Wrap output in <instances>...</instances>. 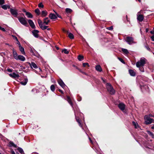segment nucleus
Listing matches in <instances>:
<instances>
[{
  "instance_id": "nucleus-53",
  "label": "nucleus",
  "mask_w": 154,
  "mask_h": 154,
  "mask_svg": "<svg viewBox=\"0 0 154 154\" xmlns=\"http://www.w3.org/2000/svg\"><path fill=\"white\" fill-rule=\"evenodd\" d=\"M11 152L12 154H16L15 152L13 149L11 150Z\"/></svg>"
},
{
  "instance_id": "nucleus-24",
  "label": "nucleus",
  "mask_w": 154,
  "mask_h": 154,
  "mask_svg": "<svg viewBox=\"0 0 154 154\" xmlns=\"http://www.w3.org/2000/svg\"><path fill=\"white\" fill-rule=\"evenodd\" d=\"M8 146L10 147H14L15 148L17 147V146L11 141H10L9 142Z\"/></svg>"
},
{
  "instance_id": "nucleus-21",
  "label": "nucleus",
  "mask_w": 154,
  "mask_h": 154,
  "mask_svg": "<svg viewBox=\"0 0 154 154\" xmlns=\"http://www.w3.org/2000/svg\"><path fill=\"white\" fill-rule=\"evenodd\" d=\"M13 54L14 58L16 59L18 55L15 50L14 49H13Z\"/></svg>"
},
{
  "instance_id": "nucleus-14",
  "label": "nucleus",
  "mask_w": 154,
  "mask_h": 154,
  "mask_svg": "<svg viewBox=\"0 0 154 154\" xmlns=\"http://www.w3.org/2000/svg\"><path fill=\"white\" fill-rule=\"evenodd\" d=\"M49 17L51 19H55L57 18V17L54 14L51 13L49 15Z\"/></svg>"
},
{
  "instance_id": "nucleus-1",
  "label": "nucleus",
  "mask_w": 154,
  "mask_h": 154,
  "mask_svg": "<svg viewBox=\"0 0 154 154\" xmlns=\"http://www.w3.org/2000/svg\"><path fill=\"white\" fill-rule=\"evenodd\" d=\"M106 86L107 91L110 94L112 95L115 94V91L110 83H107Z\"/></svg>"
},
{
  "instance_id": "nucleus-61",
  "label": "nucleus",
  "mask_w": 154,
  "mask_h": 154,
  "mask_svg": "<svg viewBox=\"0 0 154 154\" xmlns=\"http://www.w3.org/2000/svg\"><path fill=\"white\" fill-rule=\"evenodd\" d=\"M150 33L152 34H154V30H153L152 31H151Z\"/></svg>"
},
{
  "instance_id": "nucleus-33",
  "label": "nucleus",
  "mask_w": 154,
  "mask_h": 154,
  "mask_svg": "<svg viewBox=\"0 0 154 154\" xmlns=\"http://www.w3.org/2000/svg\"><path fill=\"white\" fill-rule=\"evenodd\" d=\"M62 52H64L65 54H68L69 53V51L66 49H64L62 51Z\"/></svg>"
},
{
  "instance_id": "nucleus-49",
  "label": "nucleus",
  "mask_w": 154,
  "mask_h": 154,
  "mask_svg": "<svg viewBox=\"0 0 154 154\" xmlns=\"http://www.w3.org/2000/svg\"><path fill=\"white\" fill-rule=\"evenodd\" d=\"M148 116H149L150 118V117H154V114L152 115V114H149L148 115Z\"/></svg>"
},
{
  "instance_id": "nucleus-36",
  "label": "nucleus",
  "mask_w": 154,
  "mask_h": 154,
  "mask_svg": "<svg viewBox=\"0 0 154 154\" xmlns=\"http://www.w3.org/2000/svg\"><path fill=\"white\" fill-rule=\"evenodd\" d=\"M18 150L19 152L21 154H23L24 153L23 149L19 147L18 148Z\"/></svg>"
},
{
  "instance_id": "nucleus-25",
  "label": "nucleus",
  "mask_w": 154,
  "mask_h": 154,
  "mask_svg": "<svg viewBox=\"0 0 154 154\" xmlns=\"http://www.w3.org/2000/svg\"><path fill=\"white\" fill-rule=\"evenodd\" d=\"M26 15L27 17L29 18H32L33 17V16L31 13L29 12H26Z\"/></svg>"
},
{
  "instance_id": "nucleus-51",
  "label": "nucleus",
  "mask_w": 154,
  "mask_h": 154,
  "mask_svg": "<svg viewBox=\"0 0 154 154\" xmlns=\"http://www.w3.org/2000/svg\"><path fill=\"white\" fill-rule=\"evenodd\" d=\"M78 123L79 124V125L81 127H82V125L81 123V121H80L79 122H78Z\"/></svg>"
},
{
  "instance_id": "nucleus-17",
  "label": "nucleus",
  "mask_w": 154,
  "mask_h": 154,
  "mask_svg": "<svg viewBox=\"0 0 154 154\" xmlns=\"http://www.w3.org/2000/svg\"><path fill=\"white\" fill-rule=\"evenodd\" d=\"M50 22V20L49 19L48 17H46L44 19L43 23L45 25H47Z\"/></svg>"
},
{
  "instance_id": "nucleus-16",
  "label": "nucleus",
  "mask_w": 154,
  "mask_h": 154,
  "mask_svg": "<svg viewBox=\"0 0 154 154\" xmlns=\"http://www.w3.org/2000/svg\"><path fill=\"white\" fill-rule=\"evenodd\" d=\"M29 63L32 68V67L34 68L35 69L38 68L37 66L34 63L32 62L31 63Z\"/></svg>"
},
{
  "instance_id": "nucleus-41",
  "label": "nucleus",
  "mask_w": 154,
  "mask_h": 154,
  "mask_svg": "<svg viewBox=\"0 0 154 154\" xmlns=\"http://www.w3.org/2000/svg\"><path fill=\"white\" fill-rule=\"evenodd\" d=\"M2 8L4 10H6L7 9V6L6 5H4L2 6Z\"/></svg>"
},
{
  "instance_id": "nucleus-3",
  "label": "nucleus",
  "mask_w": 154,
  "mask_h": 154,
  "mask_svg": "<svg viewBox=\"0 0 154 154\" xmlns=\"http://www.w3.org/2000/svg\"><path fill=\"white\" fill-rule=\"evenodd\" d=\"M145 123L146 125L154 123V120L151 119L148 115H145L144 117Z\"/></svg>"
},
{
  "instance_id": "nucleus-56",
  "label": "nucleus",
  "mask_w": 154,
  "mask_h": 154,
  "mask_svg": "<svg viewBox=\"0 0 154 154\" xmlns=\"http://www.w3.org/2000/svg\"><path fill=\"white\" fill-rule=\"evenodd\" d=\"M56 14L57 17H58L59 18H61V16H59L57 13H56Z\"/></svg>"
},
{
  "instance_id": "nucleus-32",
  "label": "nucleus",
  "mask_w": 154,
  "mask_h": 154,
  "mask_svg": "<svg viewBox=\"0 0 154 154\" xmlns=\"http://www.w3.org/2000/svg\"><path fill=\"white\" fill-rule=\"evenodd\" d=\"M50 88L52 91H54L55 90V87L54 85H51L50 87Z\"/></svg>"
},
{
  "instance_id": "nucleus-13",
  "label": "nucleus",
  "mask_w": 154,
  "mask_h": 154,
  "mask_svg": "<svg viewBox=\"0 0 154 154\" xmlns=\"http://www.w3.org/2000/svg\"><path fill=\"white\" fill-rule=\"evenodd\" d=\"M39 32V31L38 30H34L32 31V33L33 35L36 38H38V33Z\"/></svg>"
},
{
  "instance_id": "nucleus-60",
  "label": "nucleus",
  "mask_w": 154,
  "mask_h": 154,
  "mask_svg": "<svg viewBox=\"0 0 154 154\" xmlns=\"http://www.w3.org/2000/svg\"><path fill=\"white\" fill-rule=\"evenodd\" d=\"M23 12H25V13H26V12H27V11H26V10H25V9H23Z\"/></svg>"
},
{
  "instance_id": "nucleus-48",
  "label": "nucleus",
  "mask_w": 154,
  "mask_h": 154,
  "mask_svg": "<svg viewBox=\"0 0 154 154\" xmlns=\"http://www.w3.org/2000/svg\"><path fill=\"white\" fill-rule=\"evenodd\" d=\"M107 29L109 30H112L113 29V27L112 26H111L108 27Z\"/></svg>"
},
{
  "instance_id": "nucleus-23",
  "label": "nucleus",
  "mask_w": 154,
  "mask_h": 154,
  "mask_svg": "<svg viewBox=\"0 0 154 154\" xmlns=\"http://www.w3.org/2000/svg\"><path fill=\"white\" fill-rule=\"evenodd\" d=\"M97 71L100 72H101L102 70V68L100 65H97L95 67Z\"/></svg>"
},
{
  "instance_id": "nucleus-63",
  "label": "nucleus",
  "mask_w": 154,
  "mask_h": 154,
  "mask_svg": "<svg viewBox=\"0 0 154 154\" xmlns=\"http://www.w3.org/2000/svg\"><path fill=\"white\" fill-rule=\"evenodd\" d=\"M63 31L64 32H66V31L65 29H62Z\"/></svg>"
},
{
  "instance_id": "nucleus-6",
  "label": "nucleus",
  "mask_w": 154,
  "mask_h": 154,
  "mask_svg": "<svg viewBox=\"0 0 154 154\" xmlns=\"http://www.w3.org/2000/svg\"><path fill=\"white\" fill-rule=\"evenodd\" d=\"M10 11L12 15L14 17H17L18 15L17 10L15 9L10 8Z\"/></svg>"
},
{
  "instance_id": "nucleus-43",
  "label": "nucleus",
  "mask_w": 154,
  "mask_h": 154,
  "mask_svg": "<svg viewBox=\"0 0 154 154\" xmlns=\"http://www.w3.org/2000/svg\"><path fill=\"white\" fill-rule=\"evenodd\" d=\"M118 58L119 60L121 62H122V63H125L124 61V60L122 58L118 57Z\"/></svg>"
},
{
  "instance_id": "nucleus-52",
  "label": "nucleus",
  "mask_w": 154,
  "mask_h": 154,
  "mask_svg": "<svg viewBox=\"0 0 154 154\" xmlns=\"http://www.w3.org/2000/svg\"><path fill=\"white\" fill-rule=\"evenodd\" d=\"M152 40L153 41H154V35H153L151 37Z\"/></svg>"
},
{
  "instance_id": "nucleus-22",
  "label": "nucleus",
  "mask_w": 154,
  "mask_h": 154,
  "mask_svg": "<svg viewBox=\"0 0 154 154\" xmlns=\"http://www.w3.org/2000/svg\"><path fill=\"white\" fill-rule=\"evenodd\" d=\"M19 48L20 51H21V53L23 55H25V53L24 51V48L21 45L19 46Z\"/></svg>"
},
{
  "instance_id": "nucleus-59",
  "label": "nucleus",
  "mask_w": 154,
  "mask_h": 154,
  "mask_svg": "<svg viewBox=\"0 0 154 154\" xmlns=\"http://www.w3.org/2000/svg\"><path fill=\"white\" fill-rule=\"evenodd\" d=\"M17 41V44L19 46H20V45H21L20 44L19 41H18V40Z\"/></svg>"
},
{
  "instance_id": "nucleus-54",
  "label": "nucleus",
  "mask_w": 154,
  "mask_h": 154,
  "mask_svg": "<svg viewBox=\"0 0 154 154\" xmlns=\"http://www.w3.org/2000/svg\"><path fill=\"white\" fill-rule=\"evenodd\" d=\"M101 79L102 80V81H103V82L104 83H106V81L105 80L103 79V78H101Z\"/></svg>"
},
{
  "instance_id": "nucleus-18",
  "label": "nucleus",
  "mask_w": 154,
  "mask_h": 154,
  "mask_svg": "<svg viewBox=\"0 0 154 154\" xmlns=\"http://www.w3.org/2000/svg\"><path fill=\"white\" fill-rule=\"evenodd\" d=\"M140 88L143 91L144 90V89H147L148 88V86L147 85H142L140 84Z\"/></svg>"
},
{
  "instance_id": "nucleus-50",
  "label": "nucleus",
  "mask_w": 154,
  "mask_h": 154,
  "mask_svg": "<svg viewBox=\"0 0 154 154\" xmlns=\"http://www.w3.org/2000/svg\"><path fill=\"white\" fill-rule=\"evenodd\" d=\"M7 71L9 72H12V69H7Z\"/></svg>"
},
{
  "instance_id": "nucleus-27",
  "label": "nucleus",
  "mask_w": 154,
  "mask_h": 154,
  "mask_svg": "<svg viewBox=\"0 0 154 154\" xmlns=\"http://www.w3.org/2000/svg\"><path fill=\"white\" fill-rule=\"evenodd\" d=\"M147 132L148 134L150 135L152 138L154 139V135L152 133L149 131H147Z\"/></svg>"
},
{
  "instance_id": "nucleus-26",
  "label": "nucleus",
  "mask_w": 154,
  "mask_h": 154,
  "mask_svg": "<svg viewBox=\"0 0 154 154\" xmlns=\"http://www.w3.org/2000/svg\"><path fill=\"white\" fill-rule=\"evenodd\" d=\"M42 15L43 17H45L47 15V12L46 11H43L42 12Z\"/></svg>"
},
{
  "instance_id": "nucleus-38",
  "label": "nucleus",
  "mask_w": 154,
  "mask_h": 154,
  "mask_svg": "<svg viewBox=\"0 0 154 154\" xmlns=\"http://www.w3.org/2000/svg\"><path fill=\"white\" fill-rule=\"evenodd\" d=\"M67 101L71 105V106H72V108H73V109L74 110L73 107V104H72V103L71 101V100H67Z\"/></svg>"
},
{
  "instance_id": "nucleus-42",
  "label": "nucleus",
  "mask_w": 154,
  "mask_h": 154,
  "mask_svg": "<svg viewBox=\"0 0 154 154\" xmlns=\"http://www.w3.org/2000/svg\"><path fill=\"white\" fill-rule=\"evenodd\" d=\"M73 66L75 67L76 69L78 70L80 72H82L81 70L80 69H79V68L77 66H75V65H73Z\"/></svg>"
},
{
  "instance_id": "nucleus-57",
  "label": "nucleus",
  "mask_w": 154,
  "mask_h": 154,
  "mask_svg": "<svg viewBox=\"0 0 154 154\" xmlns=\"http://www.w3.org/2000/svg\"><path fill=\"white\" fill-rule=\"evenodd\" d=\"M59 91L62 94H63V92L62 90L60 89H59Z\"/></svg>"
},
{
  "instance_id": "nucleus-46",
  "label": "nucleus",
  "mask_w": 154,
  "mask_h": 154,
  "mask_svg": "<svg viewBox=\"0 0 154 154\" xmlns=\"http://www.w3.org/2000/svg\"><path fill=\"white\" fill-rule=\"evenodd\" d=\"M145 47L146 48V49L148 51H150L151 49L148 46H145Z\"/></svg>"
},
{
  "instance_id": "nucleus-31",
  "label": "nucleus",
  "mask_w": 154,
  "mask_h": 154,
  "mask_svg": "<svg viewBox=\"0 0 154 154\" xmlns=\"http://www.w3.org/2000/svg\"><path fill=\"white\" fill-rule=\"evenodd\" d=\"M137 67L139 68V69L141 72H144V69L143 67V66H140V67Z\"/></svg>"
},
{
  "instance_id": "nucleus-29",
  "label": "nucleus",
  "mask_w": 154,
  "mask_h": 154,
  "mask_svg": "<svg viewBox=\"0 0 154 154\" xmlns=\"http://www.w3.org/2000/svg\"><path fill=\"white\" fill-rule=\"evenodd\" d=\"M133 125L134 126L135 128H137L138 127V125L137 122H136L134 121L132 122Z\"/></svg>"
},
{
  "instance_id": "nucleus-30",
  "label": "nucleus",
  "mask_w": 154,
  "mask_h": 154,
  "mask_svg": "<svg viewBox=\"0 0 154 154\" xmlns=\"http://www.w3.org/2000/svg\"><path fill=\"white\" fill-rule=\"evenodd\" d=\"M68 37L69 38L71 39H73L74 38V35L72 34L71 33H69L68 34Z\"/></svg>"
},
{
  "instance_id": "nucleus-37",
  "label": "nucleus",
  "mask_w": 154,
  "mask_h": 154,
  "mask_svg": "<svg viewBox=\"0 0 154 154\" xmlns=\"http://www.w3.org/2000/svg\"><path fill=\"white\" fill-rule=\"evenodd\" d=\"M35 12L37 15L40 14V10L38 8H37L35 10Z\"/></svg>"
},
{
  "instance_id": "nucleus-55",
  "label": "nucleus",
  "mask_w": 154,
  "mask_h": 154,
  "mask_svg": "<svg viewBox=\"0 0 154 154\" xmlns=\"http://www.w3.org/2000/svg\"><path fill=\"white\" fill-rule=\"evenodd\" d=\"M13 37L14 38V39L16 40V41H18V39L16 36H13Z\"/></svg>"
},
{
  "instance_id": "nucleus-9",
  "label": "nucleus",
  "mask_w": 154,
  "mask_h": 154,
  "mask_svg": "<svg viewBox=\"0 0 154 154\" xmlns=\"http://www.w3.org/2000/svg\"><path fill=\"white\" fill-rule=\"evenodd\" d=\"M28 22L32 28V29H35V26L33 22V21L31 20H28Z\"/></svg>"
},
{
  "instance_id": "nucleus-5",
  "label": "nucleus",
  "mask_w": 154,
  "mask_h": 154,
  "mask_svg": "<svg viewBox=\"0 0 154 154\" xmlns=\"http://www.w3.org/2000/svg\"><path fill=\"white\" fill-rule=\"evenodd\" d=\"M125 41L129 45L136 43L134 41L133 38L131 36H127L125 38Z\"/></svg>"
},
{
  "instance_id": "nucleus-47",
  "label": "nucleus",
  "mask_w": 154,
  "mask_h": 154,
  "mask_svg": "<svg viewBox=\"0 0 154 154\" xmlns=\"http://www.w3.org/2000/svg\"><path fill=\"white\" fill-rule=\"evenodd\" d=\"M30 53H32V55H34V56H36L35 54L33 52V51H32V49H31L30 50Z\"/></svg>"
},
{
  "instance_id": "nucleus-39",
  "label": "nucleus",
  "mask_w": 154,
  "mask_h": 154,
  "mask_svg": "<svg viewBox=\"0 0 154 154\" xmlns=\"http://www.w3.org/2000/svg\"><path fill=\"white\" fill-rule=\"evenodd\" d=\"M38 7L39 8H42L44 7V5L42 2H41L38 5Z\"/></svg>"
},
{
  "instance_id": "nucleus-20",
  "label": "nucleus",
  "mask_w": 154,
  "mask_h": 154,
  "mask_svg": "<svg viewBox=\"0 0 154 154\" xmlns=\"http://www.w3.org/2000/svg\"><path fill=\"white\" fill-rule=\"evenodd\" d=\"M129 72L131 76H134L135 75L136 73L134 70L130 69L129 70Z\"/></svg>"
},
{
  "instance_id": "nucleus-58",
  "label": "nucleus",
  "mask_w": 154,
  "mask_h": 154,
  "mask_svg": "<svg viewBox=\"0 0 154 154\" xmlns=\"http://www.w3.org/2000/svg\"><path fill=\"white\" fill-rule=\"evenodd\" d=\"M76 121L78 122L80 121L79 120V119H77V118L76 117Z\"/></svg>"
},
{
  "instance_id": "nucleus-34",
  "label": "nucleus",
  "mask_w": 154,
  "mask_h": 154,
  "mask_svg": "<svg viewBox=\"0 0 154 154\" xmlns=\"http://www.w3.org/2000/svg\"><path fill=\"white\" fill-rule=\"evenodd\" d=\"M66 11L67 13H71L72 11V10L70 8H66Z\"/></svg>"
},
{
  "instance_id": "nucleus-8",
  "label": "nucleus",
  "mask_w": 154,
  "mask_h": 154,
  "mask_svg": "<svg viewBox=\"0 0 154 154\" xmlns=\"http://www.w3.org/2000/svg\"><path fill=\"white\" fill-rule=\"evenodd\" d=\"M16 60H20L22 61H24L25 60V57L22 55H18Z\"/></svg>"
},
{
  "instance_id": "nucleus-15",
  "label": "nucleus",
  "mask_w": 154,
  "mask_h": 154,
  "mask_svg": "<svg viewBox=\"0 0 154 154\" xmlns=\"http://www.w3.org/2000/svg\"><path fill=\"white\" fill-rule=\"evenodd\" d=\"M137 19L140 22L142 21L143 19V17L142 15L140 14L137 16Z\"/></svg>"
},
{
  "instance_id": "nucleus-62",
  "label": "nucleus",
  "mask_w": 154,
  "mask_h": 154,
  "mask_svg": "<svg viewBox=\"0 0 154 154\" xmlns=\"http://www.w3.org/2000/svg\"><path fill=\"white\" fill-rule=\"evenodd\" d=\"M67 100H71V99H70V97L69 96H67Z\"/></svg>"
},
{
  "instance_id": "nucleus-64",
  "label": "nucleus",
  "mask_w": 154,
  "mask_h": 154,
  "mask_svg": "<svg viewBox=\"0 0 154 154\" xmlns=\"http://www.w3.org/2000/svg\"><path fill=\"white\" fill-rule=\"evenodd\" d=\"M151 128L152 129H154V124L153 126L151 127Z\"/></svg>"
},
{
  "instance_id": "nucleus-19",
  "label": "nucleus",
  "mask_w": 154,
  "mask_h": 154,
  "mask_svg": "<svg viewBox=\"0 0 154 154\" xmlns=\"http://www.w3.org/2000/svg\"><path fill=\"white\" fill-rule=\"evenodd\" d=\"M28 82V79L27 78L25 79L24 80L20 82V84L22 85H26Z\"/></svg>"
},
{
  "instance_id": "nucleus-7",
  "label": "nucleus",
  "mask_w": 154,
  "mask_h": 154,
  "mask_svg": "<svg viewBox=\"0 0 154 154\" xmlns=\"http://www.w3.org/2000/svg\"><path fill=\"white\" fill-rule=\"evenodd\" d=\"M38 22L39 26L42 30H44L47 29L48 26L43 25L42 22L40 20L38 19Z\"/></svg>"
},
{
  "instance_id": "nucleus-4",
  "label": "nucleus",
  "mask_w": 154,
  "mask_h": 154,
  "mask_svg": "<svg viewBox=\"0 0 154 154\" xmlns=\"http://www.w3.org/2000/svg\"><path fill=\"white\" fill-rule=\"evenodd\" d=\"M17 19L20 22L22 25L25 26H27V22L26 20V18H24L22 17H17Z\"/></svg>"
},
{
  "instance_id": "nucleus-10",
  "label": "nucleus",
  "mask_w": 154,
  "mask_h": 154,
  "mask_svg": "<svg viewBox=\"0 0 154 154\" xmlns=\"http://www.w3.org/2000/svg\"><path fill=\"white\" fill-rule=\"evenodd\" d=\"M118 107L122 111L124 110L125 108V105L123 103H120L118 105Z\"/></svg>"
},
{
  "instance_id": "nucleus-12",
  "label": "nucleus",
  "mask_w": 154,
  "mask_h": 154,
  "mask_svg": "<svg viewBox=\"0 0 154 154\" xmlns=\"http://www.w3.org/2000/svg\"><path fill=\"white\" fill-rule=\"evenodd\" d=\"M9 75L10 77L12 78H16L19 77V75L18 74H17L15 72H14L12 73L9 74Z\"/></svg>"
},
{
  "instance_id": "nucleus-44",
  "label": "nucleus",
  "mask_w": 154,
  "mask_h": 154,
  "mask_svg": "<svg viewBox=\"0 0 154 154\" xmlns=\"http://www.w3.org/2000/svg\"><path fill=\"white\" fill-rule=\"evenodd\" d=\"M5 3L4 0H0V5H1Z\"/></svg>"
},
{
  "instance_id": "nucleus-2",
  "label": "nucleus",
  "mask_w": 154,
  "mask_h": 154,
  "mask_svg": "<svg viewBox=\"0 0 154 154\" xmlns=\"http://www.w3.org/2000/svg\"><path fill=\"white\" fill-rule=\"evenodd\" d=\"M147 60L144 57H142L140 59V60L136 63V66L137 67L140 66H144L146 63Z\"/></svg>"
},
{
  "instance_id": "nucleus-45",
  "label": "nucleus",
  "mask_w": 154,
  "mask_h": 154,
  "mask_svg": "<svg viewBox=\"0 0 154 154\" xmlns=\"http://www.w3.org/2000/svg\"><path fill=\"white\" fill-rule=\"evenodd\" d=\"M0 30H2L3 32L6 31L5 29L4 28H2L0 26Z\"/></svg>"
},
{
  "instance_id": "nucleus-28",
  "label": "nucleus",
  "mask_w": 154,
  "mask_h": 154,
  "mask_svg": "<svg viewBox=\"0 0 154 154\" xmlns=\"http://www.w3.org/2000/svg\"><path fill=\"white\" fill-rule=\"evenodd\" d=\"M122 51L125 54H127L129 53L128 50L126 49L122 48Z\"/></svg>"
},
{
  "instance_id": "nucleus-11",
  "label": "nucleus",
  "mask_w": 154,
  "mask_h": 154,
  "mask_svg": "<svg viewBox=\"0 0 154 154\" xmlns=\"http://www.w3.org/2000/svg\"><path fill=\"white\" fill-rule=\"evenodd\" d=\"M58 82L59 84L63 88H64L66 85L62 80L60 79L58 81Z\"/></svg>"
},
{
  "instance_id": "nucleus-35",
  "label": "nucleus",
  "mask_w": 154,
  "mask_h": 154,
  "mask_svg": "<svg viewBox=\"0 0 154 154\" xmlns=\"http://www.w3.org/2000/svg\"><path fill=\"white\" fill-rule=\"evenodd\" d=\"M83 58H84L82 56L80 55L78 56V60H79V61L82 60L83 59Z\"/></svg>"
},
{
  "instance_id": "nucleus-40",
  "label": "nucleus",
  "mask_w": 154,
  "mask_h": 154,
  "mask_svg": "<svg viewBox=\"0 0 154 154\" xmlns=\"http://www.w3.org/2000/svg\"><path fill=\"white\" fill-rule=\"evenodd\" d=\"M86 66H87L88 67L89 66L88 63H83V66L84 67H85Z\"/></svg>"
}]
</instances>
